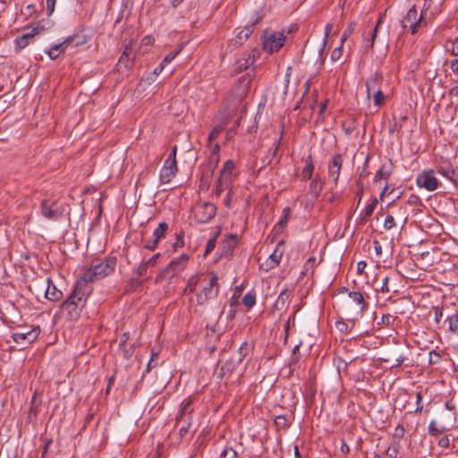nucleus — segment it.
<instances>
[{
    "label": "nucleus",
    "mask_w": 458,
    "mask_h": 458,
    "mask_svg": "<svg viewBox=\"0 0 458 458\" xmlns=\"http://www.w3.org/2000/svg\"><path fill=\"white\" fill-rule=\"evenodd\" d=\"M117 265V259L115 256H107L105 259L95 258L89 265L84 269L81 280L83 286L88 289V284L93 283L105 278L111 275Z\"/></svg>",
    "instance_id": "nucleus-1"
},
{
    "label": "nucleus",
    "mask_w": 458,
    "mask_h": 458,
    "mask_svg": "<svg viewBox=\"0 0 458 458\" xmlns=\"http://www.w3.org/2000/svg\"><path fill=\"white\" fill-rule=\"evenodd\" d=\"M88 295L89 290L78 282L72 293L61 305L63 315L69 320H77L85 306Z\"/></svg>",
    "instance_id": "nucleus-2"
},
{
    "label": "nucleus",
    "mask_w": 458,
    "mask_h": 458,
    "mask_svg": "<svg viewBox=\"0 0 458 458\" xmlns=\"http://www.w3.org/2000/svg\"><path fill=\"white\" fill-rule=\"evenodd\" d=\"M427 9H422L421 13L418 14L417 8L415 5H412L407 12L406 15L401 21V25L403 29V32H404L405 29L409 28L411 33L412 35L416 34L418 29L420 26L426 24L424 21V16L426 15Z\"/></svg>",
    "instance_id": "nucleus-3"
},
{
    "label": "nucleus",
    "mask_w": 458,
    "mask_h": 458,
    "mask_svg": "<svg viewBox=\"0 0 458 458\" xmlns=\"http://www.w3.org/2000/svg\"><path fill=\"white\" fill-rule=\"evenodd\" d=\"M208 277V284L203 286L197 294L199 305H204L208 300L216 297L219 293L218 276L215 273H210Z\"/></svg>",
    "instance_id": "nucleus-4"
},
{
    "label": "nucleus",
    "mask_w": 458,
    "mask_h": 458,
    "mask_svg": "<svg viewBox=\"0 0 458 458\" xmlns=\"http://www.w3.org/2000/svg\"><path fill=\"white\" fill-rule=\"evenodd\" d=\"M262 16L256 14L253 16L249 22L238 31L235 38L232 40L229 44V47L233 48H237L243 45V43L250 38V36L253 33L255 27L261 21Z\"/></svg>",
    "instance_id": "nucleus-5"
},
{
    "label": "nucleus",
    "mask_w": 458,
    "mask_h": 458,
    "mask_svg": "<svg viewBox=\"0 0 458 458\" xmlns=\"http://www.w3.org/2000/svg\"><path fill=\"white\" fill-rule=\"evenodd\" d=\"M190 256L182 254L181 256L173 259L169 264L161 271L160 276L164 278H172L184 270L189 261Z\"/></svg>",
    "instance_id": "nucleus-6"
},
{
    "label": "nucleus",
    "mask_w": 458,
    "mask_h": 458,
    "mask_svg": "<svg viewBox=\"0 0 458 458\" xmlns=\"http://www.w3.org/2000/svg\"><path fill=\"white\" fill-rule=\"evenodd\" d=\"M416 184L420 188H424L428 191L437 189L439 182L436 177L435 171L428 169L421 172L416 178Z\"/></svg>",
    "instance_id": "nucleus-7"
},
{
    "label": "nucleus",
    "mask_w": 458,
    "mask_h": 458,
    "mask_svg": "<svg viewBox=\"0 0 458 458\" xmlns=\"http://www.w3.org/2000/svg\"><path fill=\"white\" fill-rule=\"evenodd\" d=\"M41 215L49 220H58L62 215L64 209L58 204L56 200L43 199L40 205Z\"/></svg>",
    "instance_id": "nucleus-8"
},
{
    "label": "nucleus",
    "mask_w": 458,
    "mask_h": 458,
    "mask_svg": "<svg viewBox=\"0 0 458 458\" xmlns=\"http://www.w3.org/2000/svg\"><path fill=\"white\" fill-rule=\"evenodd\" d=\"M216 214V206L211 202H203L198 205L195 218L200 224L208 223Z\"/></svg>",
    "instance_id": "nucleus-9"
},
{
    "label": "nucleus",
    "mask_w": 458,
    "mask_h": 458,
    "mask_svg": "<svg viewBox=\"0 0 458 458\" xmlns=\"http://www.w3.org/2000/svg\"><path fill=\"white\" fill-rule=\"evenodd\" d=\"M40 334L39 327H33L27 331L15 332L12 334V339L17 344L25 347L34 343Z\"/></svg>",
    "instance_id": "nucleus-10"
},
{
    "label": "nucleus",
    "mask_w": 458,
    "mask_h": 458,
    "mask_svg": "<svg viewBox=\"0 0 458 458\" xmlns=\"http://www.w3.org/2000/svg\"><path fill=\"white\" fill-rule=\"evenodd\" d=\"M286 37L283 32H274L263 41V48L268 53L278 51L285 42Z\"/></svg>",
    "instance_id": "nucleus-11"
},
{
    "label": "nucleus",
    "mask_w": 458,
    "mask_h": 458,
    "mask_svg": "<svg viewBox=\"0 0 458 458\" xmlns=\"http://www.w3.org/2000/svg\"><path fill=\"white\" fill-rule=\"evenodd\" d=\"M258 57L259 52L256 49L251 50L250 53H243L235 62L234 72L238 73L247 70L255 63Z\"/></svg>",
    "instance_id": "nucleus-12"
},
{
    "label": "nucleus",
    "mask_w": 458,
    "mask_h": 458,
    "mask_svg": "<svg viewBox=\"0 0 458 458\" xmlns=\"http://www.w3.org/2000/svg\"><path fill=\"white\" fill-rule=\"evenodd\" d=\"M437 172L454 184H458V181H456V178L458 179V166L454 167L449 160H442L437 166Z\"/></svg>",
    "instance_id": "nucleus-13"
},
{
    "label": "nucleus",
    "mask_w": 458,
    "mask_h": 458,
    "mask_svg": "<svg viewBox=\"0 0 458 458\" xmlns=\"http://www.w3.org/2000/svg\"><path fill=\"white\" fill-rule=\"evenodd\" d=\"M343 163L344 157L341 154H335L328 163V175L333 178L335 185L338 183Z\"/></svg>",
    "instance_id": "nucleus-14"
},
{
    "label": "nucleus",
    "mask_w": 458,
    "mask_h": 458,
    "mask_svg": "<svg viewBox=\"0 0 458 458\" xmlns=\"http://www.w3.org/2000/svg\"><path fill=\"white\" fill-rule=\"evenodd\" d=\"M43 29L39 26L34 27L29 30L27 32L16 37L14 39L15 49L20 51L30 45L33 38L38 35Z\"/></svg>",
    "instance_id": "nucleus-15"
},
{
    "label": "nucleus",
    "mask_w": 458,
    "mask_h": 458,
    "mask_svg": "<svg viewBox=\"0 0 458 458\" xmlns=\"http://www.w3.org/2000/svg\"><path fill=\"white\" fill-rule=\"evenodd\" d=\"M229 123V117L223 114L221 116H216L213 119V129L210 131L208 137V142L211 143L214 140H216L220 133L225 130L226 125Z\"/></svg>",
    "instance_id": "nucleus-16"
},
{
    "label": "nucleus",
    "mask_w": 458,
    "mask_h": 458,
    "mask_svg": "<svg viewBox=\"0 0 458 458\" xmlns=\"http://www.w3.org/2000/svg\"><path fill=\"white\" fill-rule=\"evenodd\" d=\"M148 267H149L143 261L132 270V277L128 284L130 291L134 290L142 284L143 280L141 277L147 274Z\"/></svg>",
    "instance_id": "nucleus-17"
},
{
    "label": "nucleus",
    "mask_w": 458,
    "mask_h": 458,
    "mask_svg": "<svg viewBox=\"0 0 458 458\" xmlns=\"http://www.w3.org/2000/svg\"><path fill=\"white\" fill-rule=\"evenodd\" d=\"M192 400L191 398L184 399L181 403L179 412L176 416V423L180 425L182 420H184L185 419H192Z\"/></svg>",
    "instance_id": "nucleus-18"
},
{
    "label": "nucleus",
    "mask_w": 458,
    "mask_h": 458,
    "mask_svg": "<svg viewBox=\"0 0 458 458\" xmlns=\"http://www.w3.org/2000/svg\"><path fill=\"white\" fill-rule=\"evenodd\" d=\"M177 165L174 166L172 164L165 162L159 174V182L162 184L169 183L177 173Z\"/></svg>",
    "instance_id": "nucleus-19"
},
{
    "label": "nucleus",
    "mask_w": 458,
    "mask_h": 458,
    "mask_svg": "<svg viewBox=\"0 0 458 458\" xmlns=\"http://www.w3.org/2000/svg\"><path fill=\"white\" fill-rule=\"evenodd\" d=\"M284 245V242L281 241L274 252L269 255V257L267 259L266 262L262 266H266L265 269L267 271L269 269L275 268L277 267L280 263V260L283 257V251L280 250V247Z\"/></svg>",
    "instance_id": "nucleus-20"
},
{
    "label": "nucleus",
    "mask_w": 458,
    "mask_h": 458,
    "mask_svg": "<svg viewBox=\"0 0 458 458\" xmlns=\"http://www.w3.org/2000/svg\"><path fill=\"white\" fill-rule=\"evenodd\" d=\"M382 76L378 73H374L366 81L367 98H371V94L377 90L381 89Z\"/></svg>",
    "instance_id": "nucleus-21"
},
{
    "label": "nucleus",
    "mask_w": 458,
    "mask_h": 458,
    "mask_svg": "<svg viewBox=\"0 0 458 458\" xmlns=\"http://www.w3.org/2000/svg\"><path fill=\"white\" fill-rule=\"evenodd\" d=\"M73 39V38H66L63 42L51 47L48 50L46 51V53L52 60H55L59 56L61 53L67 49Z\"/></svg>",
    "instance_id": "nucleus-22"
},
{
    "label": "nucleus",
    "mask_w": 458,
    "mask_h": 458,
    "mask_svg": "<svg viewBox=\"0 0 458 458\" xmlns=\"http://www.w3.org/2000/svg\"><path fill=\"white\" fill-rule=\"evenodd\" d=\"M283 134H284V130L281 131L280 137L274 141L273 145L268 149L267 156L262 159V167H265V166L270 165L273 158L276 156L277 151L281 145Z\"/></svg>",
    "instance_id": "nucleus-23"
},
{
    "label": "nucleus",
    "mask_w": 458,
    "mask_h": 458,
    "mask_svg": "<svg viewBox=\"0 0 458 458\" xmlns=\"http://www.w3.org/2000/svg\"><path fill=\"white\" fill-rule=\"evenodd\" d=\"M290 296L291 293L287 289L283 290L276 300L274 308L278 311L286 310L290 301Z\"/></svg>",
    "instance_id": "nucleus-24"
},
{
    "label": "nucleus",
    "mask_w": 458,
    "mask_h": 458,
    "mask_svg": "<svg viewBox=\"0 0 458 458\" xmlns=\"http://www.w3.org/2000/svg\"><path fill=\"white\" fill-rule=\"evenodd\" d=\"M47 287L46 289L45 296L51 301H56L63 296V293L56 288L50 278H47Z\"/></svg>",
    "instance_id": "nucleus-25"
},
{
    "label": "nucleus",
    "mask_w": 458,
    "mask_h": 458,
    "mask_svg": "<svg viewBox=\"0 0 458 458\" xmlns=\"http://www.w3.org/2000/svg\"><path fill=\"white\" fill-rule=\"evenodd\" d=\"M238 237L236 234H229L222 243V252L225 255L232 254L237 245Z\"/></svg>",
    "instance_id": "nucleus-26"
},
{
    "label": "nucleus",
    "mask_w": 458,
    "mask_h": 458,
    "mask_svg": "<svg viewBox=\"0 0 458 458\" xmlns=\"http://www.w3.org/2000/svg\"><path fill=\"white\" fill-rule=\"evenodd\" d=\"M237 366H238V364L234 360H226L220 367L219 371L217 372V377L222 380L224 378V377L233 373V371L236 369Z\"/></svg>",
    "instance_id": "nucleus-27"
},
{
    "label": "nucleus",
    "mask_w": 458,
    "mask_h": 458,
    "mask_svg": "<svg viewBox=\"0 0 458 458\" xmlns=\"http://www.w3.org/2000/svg\"><path fill=\"white\" fill-rule=\"evenodd\" d=\"M229 189H232V180L219 175L215 189V195L219 197L224 191L226 190L228 191Z\"/></svg>",
    "instance_id": "nucleus-28"
},
{
    "label": "nucleus",
    "mask_w": 458,
    "mask_h": 458,
    "mask_svg": "<svg viewBox=\"0 0 458 458\" xmlns=\"http://www.w3.org/2000/svg\"><path fill=\"white\" fill-rule=\"evenodd\" d=\"M348 295L359 306L360 312L368 309V303L365 301L364 296L360 292H349Z\"/></svg>",
    "instance_id": "nucleus-29"
},
{
    "label": "nucleus",
    "mask_w": 458,
    "mask_h": 458,
    "mask_svg": "<svg viewBox=\"0 0 458 458\" xmlns=\"http://www.w3.org/2000/svg\"><path fill=\"white\" fill-rule=\"evenodd\" d=\"M290 208L288 207L283 209V215L273 229L276 232V233H280L286 226L290 216Z\"/></svg>",
    "instance_id": "nucleus-30"
},
{
    "label": "nucleus",
    "mask_w": 458,
    "mask_h": 458,
    "mask_svg": "<svg viewBox=\"0 0 458 458\" xmlns=\"http://www.w3.org/2000/svg\"><path fill=\"white\" fill-rule=\"evenodd\" d=\"M314 163H313V159H312V156L310 155L308 156L307 159H306V165L304 166L302 172H301V175H302V179L303 180H310L311 179L312 177V174H313V171H314Z\"/></svg>",
    "instance_id": "nucleus-31"
},
{
    "label": "nucleus",
    "mask_w": 458,
    "mask_h": 458,
    "mask_svg": "<svg viewBox=\"0 0 458 458\" xmlns=\"http://www.w3.org/2000/svg\"><path fill=\"white\" fill-rule=\"evenodd\" d=\"M428 434L430 436H439L445 431H447L449 428L444 425H438L436 420H431L428 425Z\"/></svg>",
    "instance_id": "nucleus-32"
},
{
    "label": "nucleus",
    "mask_w": 458,
    "mask_h": 458,
    "mask_svg": "<svg viewBox=\"0 0 458 458\" xmlns=\"http://www.w3.org/2000/svg\"><path fill=\"white\" fill-rule=\"evenodd\" d=\"M168 231V225L165 222H161L158 224L157 227L153 232V238L157 241H160L165 238V234Z\"/></svg>",
    "instance_id": "nucleus-33"
},
{
    "label": "nucleus",
    "mask_w": 458,
    "mask_h": 458,
    "mask_svg": "<svg viewBox=\"0 0 458 458\" xmlns=\"http://www.w3.org/2000/svg\"><path fill=\"white\" fill-rule=\"evenodd\" d=\"M235 167L234 162L231 159L225 162L223 168L220 171V176L232 180L233 171Z\"/></svg>",
    "instance_id": "nucleus-34"
},
{
    "label": "nucleus",
    "mask_w": 458,
    "mask_h": 458,
    "mask_svg": "<svg viewBox=\"0 0 458 458\" xmlns=\"http://www.w3.org/2000/svg\"><path fill=\"white\" fill-rule=\"evenodd\" d=\"M324 182L319 181L318 178H315L311 181L310 184V192L315 198H318L323 190Z\"/></svg>",
    "instance_id": "nucleus-35"
},
{
    "label": "nucleus",
    "mask_w": 458,
    "mask_h": 458,
    "mask_svg": "<svg viewBox=\"0 0 458 458\" xmlns=\"http://www.w3.org/2000/svg\"><path fill=\"white\" fill-rule=\"evenodd\" d=\"M203 276L202 274L200 275H194L191 276L188 280L187 285L184 289L185 293H191L195 291V287L198 284V283L201 280V277Z\"/></svg>",
    "instance_id": "nucleus-36"
},
{
    "label": "nucleus",
    "mask_w": 458,
    "mask_h": 458,
    "mask_svg": "<svg viewBox=\"0 0 458 458\" xmlns=\"http://www.w3.org/2000/svg\"><path fill=\"white\" fill-rule=\"evenodd\" d=\"M315 263H316L315 257L309 258L303 266L302 271L301 272V276H306L309 275L310 272L311 274H313V271L315 268Z\"/></svg>",
    "instance_id": "nucleus-37"
},
{
    "label": "nucleus",
    "mask_w": 458,
    "mask_h": 458,
    "mask_svg": "<svg viewBox=\"0 0 458 458\" xmlns=\"http://www.w3.org/2000/svg\"><path fill=\"white\" fill-rule=\"evenodd\" d=\"M184 231L182 229H181L177 233H176V239H175V242L173 243L172 245V249L174 250V252H176L178 250V249H181L184 246Z\"/></svg>",
    "instance_id": "nucleus-38"
},
{
    "label": "nucleus",
    "mask_w": 458,
    "mask_h": 458,
    "mask_svg": "<svg viewBox=\"0 0 458 458\" xmlns=\"http://www.w3.org/2000/svg\"><path fill=\"white\" fill-rule=\"evenodd\" d=\"M274 421L277 428L287 429L291 425L285 415L276 416Z\"/></svg>",
    "instance_id": "nucleus-39"
},
{
    "label": "nucleus",
    "mask_w": 458,
    "mask_h": 458,
    "mask_svg": "<svg viewBox=\"0 0 458 458\" xmlns=\"http://www.w3.org/2000/svg\"><path fill=\"white\" fill-rule=\"evenodd\" d=\"M356 22L352 21L350 22L347 26V28L344 30L342 36H341V43L342 45L347 40V38L353 33L355 28H356Z\"/></svg>",
    "instance_id": "nucleus-40"
},
{
    "label": "nucleus",
    "mask_w": 458,
    "mask_h": 458,
    "mask_svg": "<svg viewBox=\"0 0 458 458\" xmlns=\"http://www.w3.org/2000/svg\"><path fill=\"white\" fill-rule=\"evenodd\" d=\"M180 424H182V426L180 427L179 429V435L181 437H183L189 432V428L192 424V419H185L184 420H182Z\"/></svg>",
    "instance_id": "nucleus-41"
},
{
    "label": "nucleus",
    "mask_w": 458,
    "mask_h": 458,
    "mask_svg": "<svg viewBox=\"0 0 458 458\" xmlns=\"http://www.w3.org/2000/svg\"><path fill=\"white\" fill-rule=\"evenodd\" d=\"M378 202V199L377 198H374L370 204H369L363 213V220H367L374 212L376 206Z\"/></svg>",
    "instance_id": "nucleus-42"
},
{
    "label": "nucleus",
    "mask_w": 458,
    "mask_h": 458,
    "mask_svg": "<svg viewBox=\"0 0 458 458\" xmlns=\"http://www.w3.org/2000/svg\"><path fill=\"white\" fill-rule=\"evenodd\" d=\"M395 319H396V317H394V316H392L390 314H384L380 318V320L377 322V324L383 325L386 327H391L394 325Z\"/></svg>",
    "instance_id": "nucleus-43"
},
{
    "label": "nucleus",
    "mask_w": 458,
    "mask_h": 458,
    "mask_svg": "<svg viewBox=\"0 0 458 458\" xmlns=\"http://www.w3.org/2000/svg\"><path fill=\"white\" fill-rule=\"evenodd\" d=\"M242 303L247 308H252L256 304V297L253 293H248L242 298Z\"/></svg>",
    "instance_id": "nucleus-44"
},
{
    "label": "nucleus",
    "mask_w": 458,
    "mask_h": 458,
    "mask_svg": "<svg viewBox=\"0 0 458 458\" xmlns=\"http://www.w3.org/2000/svg\"><path fill=\"white\" fill-rule=\"evenodd\" d=\"M371 98H373L374 104L377 106H380L385 102V95L382 89L377 90L371 94Z\"/></svg>",
    "instance_id": "nucleus-45"
},
{
    "label": "nucleus",
    "mask_w": 458,
    "mask_h": 458,
    "mask_svg": "<svg viewBox=\"0 0 458 458\" xmlns=\"http://www.w3.org/2000/svg\"><path fill=\"white\" fill-rule=\"evenodd\" d=\"M252 78L249 75L243 76L239 80V85L242 86V90L241 92V95L245 94L251 83Z\"/></svg>",
    "instance_id": "nucleus-46"
},
{
    "label": "nucleus",
    "mask_w": 458,
    "mask_h": 458,
    "mask_svg": "<svg viewBox=\"0 0 458 458\" xmlns=\"http://www.w3.org/2000/svg\"><path fill=\"white\" fill-rule=\"evenodd\" d=\"M248 347H249V344L247 342H244L242 343L239 349H238V354H239V358H238V360L236 361V363L239 365L242 360L243 359L247 356V353H248Z\"/></svg>",
    "instance_id": "nucleus-47"
},
{
    "label": "nucleus",
    "mask_w": 458,
    "mask_h": 458,
    "mask_svg": "<svg viewBox=\"0 0 458 458\" xmlns=\"http://www.w3.org/2000/svg\"><path fill=\"white\" fill-rule=\"evenodd\" d=\"M446 50L454 56H458V38L446 44Z\"/></svg>",
    "instance_id": "nucleus-48"
},
{
    "label": "nucleus",
    "mask_w": 458,
    "mask_h": 458,
    "mask_svg": "<svg viewBox=\"0 0 458 458\" xmlns=\"http://www.w3.org/2000/svg\"><path fill=\"white\" fill-rule=\"evenodd\" d=\"M237 452L232 447H225L220 454L219 458H236Z\"/></svg>",
    "instance_id": "nucleus-49"
},
{
    "label": "nucleus",
    "mask_w": 458,
    "mask_h": 458,
    "mask_svg": "<svg viewBox=\"0 0 458 458\" xmlns=\"http://www.w3.org/2000/svg\"><path fill=\"white\" fill-rule=\"evenodd\" d=\"M68 38H74L70 44V46H73V47H79V46L84 45L87 42L85 37L81 36V35H72V36H69Z\"/></svg>",
    "instance_id": "nucleus-50"
},
{
    "label": "nucleus",
    "mask_w": 458,
    "mask_h": 458,
    "mask_svg": "<svg viewBox=\"0 0 458 458\" xmlns=\"http://www.w3.org/2000/svg\"><path fill=\"white\" fill-rule=\"evenodd\" d=\"M389 175H390V173L387 171H385L384 168L382 167L376 173L375 177H374V182H377L383 179L386 180L389 177Z\"/></svg>",
    "instance_id": "nucleus-51"
},
{
    "label": "nucleus",
    "mask_w": 458,
    "mask_h": 458,
    "mask_svg": "<svg viewBox=\"0 0 458 458\" xmlns=\"http://www.w3.org/2000/svg\"><path fill=\"white\" fill-rule=\"evenodd\" d=\"M395 226V221L392 215H387L384 221V228L386 230H391Z\"/></svg>",
    "instance_id": "nucleus-52"
},
{
    "label": "nucleus",
    "mask_w": 458,
    "mask_h": 458,
    "mask_svg": "<svg viewBox=\"0 0 458 458\" xmlns=\"http://www.w3.org/2000/svg\"><path fill=\"white\" fill-rule=\"evenodd\" d=\"M176 151H177V147L174 146L171 153L169 154L167 159L165 162H166L167 164H172L174 166L177 165Z\"/></svg>",
    "instance_id": "nucleus-53"
},
{
    "label": "nucleus",
    "mask_w": 458,
    "mask_h": 458,
    "mask_svg": "<svg viewBox=\"0 0 458 458\" xmlns=\"http://www.w3.org/2000/svg\"><path fill=\"white\" fill-rule=\"evenodd\" d=\"M405 434V428L402 424H398L394 431V437L397 439L403 438Z\"/></svg>",
    "instance_id": "nucleus-54"
},
{
    "label": "nucleus",
    "mask_w": 458,
    "mask_h": 458,
    "mask_svg": "<svg viewBox=\"0 0 458 458\" xmlns=\"http://www.w3.org/2000/svg\"><path fill=\"white\" fill-rule=\"evenodd\" d=\"M216 235H215L213 238L209 239L206 245V250L204 255L207 256L216 247Z\"/></svg>",
    "instance_id": "nucleus-55"
},
{
    "label": "nucleus",
    "mask_w": 458,
    "mask_h": 458,
    "mask_svg": "<svg viewBox=\"0 0 458 458\" xmlns=\"http://www.w3.org/2000/svg\"><path fill=\"white\" fill-rule=\"evenodd\" d=\"M447 320L449 324V329L451 331H456L458 329V317L451 316L447 318Z\"/></svg>",
    "instance_id": "nucleus-56"
},
{
    "label": "nucleus",
    "mask_w": 458,
    "mask_h": 458,
    "mask_svg": "<svg viewBox=\"0 0 458 458\" xmlns=\"http://www.w3.org/2000/svg\"><path fill=\"white\" fill-rule=\"evenodd\" d=\"M118 63L120 65L123 64L126 68L130 67L132 64L131 61L128 58V54L126 51H124L123 55L120 56Z\"/></svg>",
    "instance_id": "nucleus-57"
},
{
    "label": "nucleus",
    "mask_w": 458,
    "mask_h": 458,
    "mask_svg": "<svg viewBox=\"0 0 458 458\" xmlns=\"http://www.w3.org/2000/svg\"><path fill=\"white\" fill-rule=\"evenodd\" d=\"M179 54V51H174V52H171L169 53L168 55H166L163 61L161 62V64L163 65H167L168 64H170L175 57L176 55Z\"/></svg>",
    "instance_id": "nucleus-58"
},
{
    "label": "nucleus",
    "mask_w": 458,
    "mask_h": 458,
    "mask_svg": "<svg viewBox=\"0 0 458 458\" xmlns=\"http://www.w3.org/2000/svg\"><path fill=\"white\" fill-rule=\"evenodd\" d=\"M342 54H343V45L341 44L340 47H338L333 50V52L331 54V59L333 61H337L341 58Z\"/></svg>",
    "instance_id": "nucleus-59"
},
{
    "label": "nucleus",
    "mask_w": 458,
    "mask_h": 458,
    "mask_svg": "<svg viewBox=\"0 0 458 458\" xmlns=\"http://www.w3.org/2000/svg\"><path fill=\"white\" fill-rule=\"evenodd\" d=\"M433 310H434V319H435L436 323L438 324L443 318V310L439 307H434Z\"/></svg>",
    "instance_id": "nucleus-60"
},
{
    "label": "nucleus",
    "mask_w": 458,
    "mask_h": 458,
    "mask_svg": "<svg viewBox=\"0 0 458 458\" xmlns=\"http://www.w3.org/2000/svg\"><path fill=\"white\" fill-rule=\"evenodd\" d=\"M158 241H157L156 239L152 238L148 241H147L144 248L147 249V250H153L157 248V244H158Z\"/></svg>",
    "instance_id": "nucleus-61"
},
{
    "label": "nucleus",
    "mask_w": 458,
    "mask_h": 458,
    "mask_svg": "<svg viewBox=\"0 0 458 458\" xmlns=\"http://www.w3.org/2000/svg\"><path fill=\"white\" fill-rule=\"evenodd\" d=\"M219 162V156L210 155L209 156V165L212 168V172L216 169Z\"/></svg>",
    "instance_id": "nucleus-62"
},
{
    "label": "nucleus",
    "mask_w": 458,
    "mask_h": 458,
    "mask_svg": "<svg viewBox=\"0 0 458 458\" xmlns=\"http://www.w3.org/2000/svg\"><path fill=\"white\" fill-rule=\"evenodd\" d=\"M450 69L457 74V78L456 80H454V82H458V59H453L450 62Z\"/></svg>",
    "instance_id": "nucleus-63"
},
{
    "label": "nucleus",
    "mask_w": 458,
    "mask_h": 458,
    "mask_svg": "<svg viewBox=\"0 0 458 458\" xmlns=\"http://www.w3.org/2000/svg\"><path fill=\"white\" fill-rule=\"evenodd\" d=\"M388 283H389V277L388 276H385L382 279V285L380 287V291L382 293H389L390 292V288L388 286Z\"/></svg>",
    "instance_id": "nucleus-64"
}]
</instances>
